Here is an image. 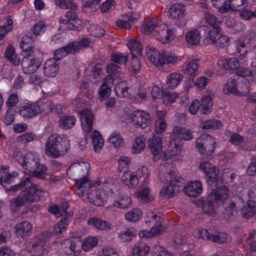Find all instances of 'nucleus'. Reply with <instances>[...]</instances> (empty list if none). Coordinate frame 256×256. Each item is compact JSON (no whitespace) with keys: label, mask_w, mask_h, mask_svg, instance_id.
I'll list each match as a JSON object with an SVG mask.
<instances>
[{"label":"nucleus","mask_w":256,"mask_h":256,"mask_svg":"<svg viewBox=\"0 0 256 256\" xmlns=\"http://www.w3.org/2000/svg\"><path fill=\"white\" fill-rule=\"evenodd\" d=\"M19 190L20 191L18 196L10 200V208L14 212L20 210L26 202H32L38 200L43 193V190L34 184L28 177L20 184L12 186L10 189L6 190V192L10 194L11 192Z\"/></svg>","instance_id":"nucleus-1"},{"label":"nucleus","mask_w":256,"mask_h":256,"mask_svg":"<svg viewBox=\"0 0 256 256\" xmlns=\"http://www.w3.org/2000/svg\"><path fill=\"white\" fill-rule=\"evenodd\" d=\"M144 34H149L154 31L156 38L162 44L170 43L175 38L174 28H168L156 18H146L140 27Z\"/></svg>","instance_id":"nucleus-2"},{"label":"nucleus","mask_w":256,"mask_h":256,"mask_svg":"<svg viewBox=\"0 0 256 256\" xmlns=\"http://www.w3.org/2000/svg\"><path fill=\"white\" fill-rule=\"evenodd\" d=\"M228 192L226 186H220L208 194L206 202L202 198L197 200L196 204L202 208L204 213L214 216L216 213V208L222 205L228 198Z\"/></svg>","instance_id":"nucleus-3"},{"label":"nucleus","mask_w":256,"mask_h":256,"mask_svg":"<svg viewBox=\"0 0 256 256\" xmlns=\"http://www.w3.org/2000/svg\"><path fill=\"white\" fill-rule=\"evenodd\" d=\"M80 117L81 128L84 134L86 137L90 135L94 151L100 152L104 146V140L99 132L96 130L92 131L94 121L93 112L90 110L84 109L80 112Z\"/></svg>","instance_id":"nucleus-4"},{"label":"nucleus","mask_w":256,"mask_h":256,"mask_svg":"<svg viewBox=\"0 0 256 256\" xmlns=\"http://www.w3.org/2000/svg\"><path fill=\"white\" fill-rule=\"evenodd\" d=\"M70 148V140L64 134H54L47 139L45 154L51 158H58L65 155Z\"/></svg>","instance_id":"nucleus-5"},{"label":"nucleus","mask_w":256,"mask_h":256,"mask_svg":"<svg viewBox=\"0 0 256 256\" xmlns=\"http://www.w3.org/2000/svg\"><path fill=\"white\" fill-rule=\"evenodd\" d=\"M165 180L169 184L162 187L160 194L162 198H170L179 192L182 186V179L175 171L170 170L166 174Z\"/></svg>","instance_id":"nucleus-6"},{"label":"nucleus","mask_w":256,"mask_h":256,"mask_svg":"<svg viewBox=\"0 0 256 256\" xmlns=\"http://www.w3.org/2000/svg\"><path fill=\"white\" fill-rule=\"evenodd\" d=\"M14 158L28 172H35L34 174L40 176V172L36 169V166L38 164L40 156L36 152H28L23 154L20 152L16 151L13 154Z\"/></svg>","instance_id":"nucleus-7"},{"label":"nucleus","mask_w":256,"mask_h":256,"mask_svg":"<svg viewBox=\"0 0 256 256\" xmlns=\"http://www.w3.org/2000/svg\"><path fill=\"white\" fill-rule=\"evenodd\" d=\"M213 6L220 13L228 12H237L242 10L248 6V0H212Z\"/></svg>","instance_id":"nucleus-8"},{"label":"nucleus","mask_w":256,"mask_h":256,"mask_svg":"<svg viewBox=\"0 0 256 256\" xmlns=\"http://www.w3.org/2000/svg\"><path fill=\"white\" fill-rule=\"evenodd\" d=\"M152 120V117L148 112L138 110L133 111L124 121L128 120L136 128L144 129L150 125Z\"/></svg>","instance_id":"nucleus-9"},{"label":"nucleus","mask_w":256,"mask_h":256,"mask_svg":"<svg viewBox=\"0 0 256 256\" xmlns=\"http://www.w3.org/2000/svg\"><path fill=\"white\" fill-rule=\"evenodd\" d=\"M215 148V140L210 135L204 134L196 139V148L202 155L206 156L212 155Z\"/></svg>","instance_id":"nucleus-10"},{"label":"nucleus","mask_w":256,"mask_h":256,"mask_svg":"<svg viewBox=\"0 0 256 256\" xmlns=\"http://www.w3.org/2000/svg\"><path fill=\"white\" fill-rule=\"evenodd\" d=\"M65 16L66 18L62 17L58 18L60 30H79L83 27L82 22L79 18L76 13L68 11L66 13Z\"/></svg>","instance_id":"nucleus-11"},{"label":"nucleus","mask_w":256,"mask_h":256,"mask_svg":"<svg viewBox=\"0 0 256 256\" xmlns=\"http://www.w3.org/2000/svg\"><path fill=\"white\" fill-rule=\"evenodd\" d=\"M169 16L174 20V24L178 28H183L188 21L186 6L180 3L172 5L169 10Z\"/></svg>","instance_id":"nucleus-12"},{"label":"nucleus","mask_w":256,"mask_h":256,"mask_svg":"<svg viewBox=\"0 0 256 256\" xmlns=\"http://www.w3.org/2000/svg\"><path fill=\"white\" fill-rule=\"evenodd\" d=\"M101 184L100 180L92 182L88 178L80 179L75 181V192L80 196H82L84 200H86V196L90 195L91 190Z\"/></svg>","instance_id":"nucleus-13"},{"label":"nucleus","mask_w":256,"mask_h":256,"mask_svg":"<svg viewBox=\"0 0 256 256\" xmlns=\"http://www.w3.org/2000/svg\"><path fill=\"white\" fill-rule=\"evenodd\" d=\"M90 168L88 163L80 162L72 164L67 170L68 175L74 181L88 178Z\"/></svg>","instance_id":"nucleus-14"},{"label":"nucleus","mask_w":256,"mask_h":256,"mask_svg":"<svg viewBox=\"0 0 256 256\" xmlns=\"http://www.w3.org/2000/svg\"><path fill=\"white\" fill-rule=\"evenodd\" d=\"M170 140L168 145V148L162 152V160H168L179 156L182 150L183 142L170 136Z\"/></svg>","instance_id":"nucleus-15"},{"label":"nucleus","mask_w":256,"mask_h":256,"mask_svg":"<svg viewBox=\"0 0 256 256\" xmlns=\"http://www.w3.org/2000/svg\"><path fill=\"white\" fill-rule=\"evenodd\" d=\"M51 233L46 232L36 238L35 242L32 244L30 248H27V250L34 256H43L48 252V246L45 240H42L44 237H49Z\"/></svg>","instance_id":"nucleus-16"},{"label":"nucleus","mask_w":256,"mask_h":256,"mask_svg":"<svg viewBox=\"0 0 256 256\" xmlns=\"http://www.w3.org/2000/svg\"><path fill=\"white\" fill-rule=\"evenodd\" d=\"M148 145L151 154L153 156L154 160H162V155L163 152L162 137L152 134L148 140Z\"/></svg>","instance_id":"nucleus-17"},{"label":"nucleus","mask_w":256,"mask_h":256,"mask_svg":"<svg viewBox=\"0 0 256 256\" xmlns=\"http://www.w3.org/2000/svg\"><path fill=\"white\" fill-rule=\"evenodd\" d=\"M199 169L202 171L208 178L209 184L215 183L216 186L221 183L222 177L219 174V171L216 167L208 162H204L199 166Z\"/></svg>","instance_id":"nucleus-18"},{"label":"nucleus","mask_w":256,"mask_h":256,"mask_svg":"<svg viewBox=\"0 0 256 256\" xmlns=\"http://www.w3.org/2000/svg\"><path fill=\"white\" fill-rule=\"evenodd\" d=\"M246 62L244 56H239L238 59L234 57L220 58L218 60L216 64L220 69L236 71L240 64H244Z\"/></svg>","instance_id":"nucleus-19"},{"label":"nucleus","mask_w":256,"mask_h":256,"mask_svg":"<svg viewBox=\"0 0 256 256\" xmlns=\"http://www.w3.org/2000/svg\"><path fill=\"white\" fill-rule=\"evenodd\" d=\"M108 199L107 191L102 188L91 190L90 195L86 196V200L91 204L96 206H104Z\"/></svg>","instance_id":"nucleus-20"},{"label":"nucleus","mask_w":256,"mask_h":256,"mask_svg":"<svg viewBox=\"0 0 256 256\" xmlns=\"http://www.w3.org/2000/svg\"><path fill=\"white\" fill-rule=\"evenodd\" d=\"M140 14L137 12H130L120 16L116 21V25L123 29H130L135 20L140 18Z\"/></svg>","instance_id":"nucleus-21"},{"label":"nucleus","mask_w":256,"mask_h":256,"mask_svg":"<svg viewBox=\"0 0 256 256\" xmlns=\"http://www.w3.org/2000/svg\"><path fill=\"white\" fill-rule=\"evenodd\" d=\"M146 54L148 60L154 66L159 67L164 65L163 50L160 52L152 46H148L146 50Z\"/></svg>","instance_id":"nucleus-22"},{"label":"nucleus","mask_w":256,"mask_h":256,"mask_svg":"<svg viewBox=\"0 0 256 256\" xmlns=\"http://www.w3.org/2000/svg\"><path fill=\"white\" fill-rule=\"evenodd\" d=\"M32 228V223L24 220L16 224L14 226L12 232L16 238L24 239L30 234Z\"/></svg>","instance_id":"nucleus-23"},{"label":"nucleus","mask_w":256,"mask_h":256,"mask_svg":"<svg viewBox=\"0 0 256 256\" xmlns=\"http://www.w3.org/2000/svg\"><path fill=\"white\" fill-rule=\"evenodd\" d=\"M183 190L188 196L198 197L202 193V184L198 180L190 181L184 185Z\"/></svg>","instance_id":"nucleus-24"},{"label":"nucleus","mask_w":256,"mask_h":256,"mask_svg":"<svg viewBox=\"0 0 256 256\" xmlns=\"http://www.w3.org/2000/svg\"><path fill=\"white\" fill-rule=\"evenodd\" d=\"M163 220L162 214L160 212L149 210L146 214V223L152 225V227H154L156 229L158 228L160 232L164 230L162 224Z\"/></svg>","instance_id":"nucleus-25"},{"label":"nucleus","mask_w":256,"mask_h":256,"mask_svg":"<svg viewBox=\"0 0 256 256\" xmlns=\"http://www.w3.org/2000/svg\"><path fill=\"white\" fill-rule=\"evenodd\" d=\"M42 60L38 57L22 60V66L23 72L26 74H30L35 72L40 66Z\"/></svg>","instance_id":"nucleus-26"},{"label":"nucleus","mask_w":256,"mask_h":256,"mask_svg":"<svg viewBox=\"0 0 256 256\" xmlns=\"http://www.w3.org/2000/svg\"><path fill=\"white\" fill-rule=\"evenodd\" d=\"M166 112L164 111L157 110L156 118L154 124V131L156 134L164 133L166 130L168 124L165 120Z\"/></svg>","instance_id":"nucleus-27"},{"label":"nucleus","mask_w":256,"mask_h":256,"mask_svg":"<svg viewBox=\"0 0 256 256\" xmlns=\"http://www.w3.org/2000/svg\"><path fill=\"white\" fill-rule=\"evenodd\" d=\"M170 136L176 140H189L193 138L192 132L189 128L180 127H174L170 134Z\"/></svg>","instance_id":"nucleus-28"},{"label":"nucleus","mask_w":256,"mask_h":256,"mask_svg":"<svg viewBox=\"0 0 256 256\" xmlns=\"http://www.w3.org/2000/svg\"><path fill=\"white\" fill-rule=\"evenodd\" d=\"M41 111L40 106L36 103L26 104L20 110V114L25 118H32Z\"/></svg>","instance_id":"nucleus-29"},{"label":"nucleus","mask_w":256,"mask_h":256,"mask_svg":"<svg viewBox=\"0 0 256 256\" xmlns=\"http://www.w3.org/2000/svg\"><path fill=\"white\" fill-rule=\"evenodd\" d=\"M200 66V60L199 59L190 60L186 62L184 70V74L193 80L198 74Z\"/></svg>","instance_id":"nucleus-30"},{"label":"nucleus","mask_w":256,"mask_h":256,"mask_svg":"<svg viewBox=\"0 0 256 256\" xmlns=\"http://www.w3.org/2000/svg\"><path fill=\"white\" fill-rule=\"evenodd\" d=\"M122 181L130 189H134L138 185V178L133 171L127 170L122 176Z\"/></svg>","instance_id":"nucleus-31"},{"label":"nucleus","mask_w":256,"mask_h":256,"mask_svg":"<svg viewBox=\"0 0 256 256\" xmlns=\"http://www.w3.org/2000/svg\"><path fill=\"white\" fill-rule=\"evenodd\" d=\"M59 70V64L55 59L47 60L44 64V73L48 77H54Z\"/></svg>","instance_id":"nucleus-32"},{"label":"nucleus","mask_w":256,"mask_h":256,"mask_svg":"<svg viewBox=\"0 0 256 256\" xmlns=\"http://www.w3.org/2000/svg\"><path fill=\"white\" fill-rule=\"evenodd\" d=\"M236 52L240 54V56H244L246 55L250 47V40L245 36H241L236 41Z\"/></svg>","instance_id":"nucleus-33"},{"label":"nucleus","mask_w":256,"mask_h":256,"mask_svg":"<svg viewBox=\"0 0 256 256\" xmlns=\"http://www.w3.org/2000/svg\"><path fill=\"white\" fill-rule=\"evenodd\" d=\"M113 79L112 78H104L103 83L98 89V98L103 100L108 97L111 93V86L113 85Z\"/></svg>","instance_id":"nucleus-34"},{"label":"nucleus","mask_w":256,"mask_h":256,"mask_svg":"<svg viewBox=\"0 0 256 256\" xmlns=\"http://www.w3.org/2000/svg\"><path fill=\"white\" fill-rule=\"evenodd\" d=\"M146 146V139L143 135H140L135 138L132 146L131 152L134 154H138L142 152Z\"/></svg>","instance_id":"nucleus-35"},{"label":"nucleus","mask_w":256,"mask_h":256,"mask_svg":"<svg viewBox=\"0 0 256 256\" xmlns=\"http://www.w3.org/2000/svg\"><path fill=\"white\" fill-rule=\"evenodd\" d=\"M88 225L92 226L96 229L100 230L108 231L110 230L112 228V225L110 222L96 217L90 218L88 221Z\"/></svg>","instance_id":"nucleus-36"},{"label":"nucleus","mask_w":256,"mask_h":256,"mask_svg":"<svg viewBox=\"0 0 256 256\" xmlns=\"http://www.w3.org/2000/svg\"><path fill=\"white\" fill-rule=\"evenodd\" d=\"M132 200L130 196L124 194L118 195L112 203L114 206L122 209H126L131 206Z\"/></svg>","instance_id":"nucleus-37"},{"label":"nucleus","mask_w":256,"mask_h":256,"mask_svg":"<svg viewBox=\"0 0 256 256\" xmlns=\"http://www.w3.org/2000/svg\"><path fill=\"white\" fill-rule=\"evenodd\" d=\"M242 216L246 218H250L256 213V202L252 200H248L240 210Z\"/></svg>","instance_id":"nucleus-38"},{"label":"nucleus","mask_w":256,"mask_h":256,"mask_svg":"<svg viewBox=\"0 0 256 256\" xmlns=\"http://www.w3.org/2000/svg\"><path fill=\"white\" fill-rule=\"evenodd\" d=\"M143 217V212L138 208H134L124 214V218L129 222H136Z\"/></svg>","instance_id":"nucleus-39"},{"label":"nucleus","mask_w":256,"mask_h":256,"mask_svg":"<svg viewBox=\"0 0 256 256\" xmlns=\"http://www.w3.org/2000/svg\"><path fill=\"white\" fill-rule=\"evenodd\" d=\"M150 247L142 242H136L132 250V256H146L150 252Z\"/></svg>","instance_id":"nucleus-40"},{"label":"nucleus","mask_w":256,"mask_h":256,"mask_svg":"<svg viewBox=\"0 0 256 256\" xmlns=\"http://www.w3.org/2000/svg\"><path fill=\"white\" fill-rule=\"evenodd\" d=\"M199 102V111L201 114H206L211 112L212 102L210 96L207 95L203 96Z\"/></svg>","instance_id":"nucleus-41"},{"label":"nucleus","mask_w":256,"mask_h":256,"mask_svg":"<svg viewBox=\"0 0 256 256\" xmlns=\"http://www.w3.org/2000/svg\"><path fill=\"white\" fill-rule=\"evenodd\" d=\"M133 172L136 176L138 182H140L144 184L148 183L150 179V172L147 166H142Z\"/></svg>","instance_id":"nucleus-42"},{"label":"nucleus","mask_w":256,"mask_h":256,"mask_svg":"<svg viewBox=\"0 0 256 256\" xmlns=\"http://www.w3.org/2000/svg\"><path fill=\"white\" fill-rule=\"evenodd\" d=\"M109 142L116 149H120L124 146V141L120 134L118 132H114L108 137Z\"/></svg>","instance_id":"nucleus-43"},{"label":"nucleus","mask_w":256,"mask_h":256,"mask_svg":"<svg viewBox=\"0 0 256 256\" xmlns=\"http://www.w3.org/2000/svg\"><path fill=\"white\" fill-rule=\"evenodd\" d=\"M205 76H201L197 78L194 81V84L199 90H203L206 88L210 81V76L212 75V72L208 71L205 73Z\"/></svg>","instance_id":"nucleus-44"},{"label":"nucleus","mask_w":256,"mask_h":256,"mask_svg":"<svg viewBox=\"0 0 256 256\" xmlns=\"http://www.w3.org/2000/svg\"><path fill=\"white\" fill-rule=\"evenodd\" d=\"M136 231L133 227H130L121 230L118 234V237L122 242H130L136 236Z\"/></svg>","instance_id":"nucleus-45"},{"label":"nucleus","mask_w":256,"mask_h":256,"mask_svg":"<svg viewBox=\"0 0 256 256\" xmlns=\"http://www.w3.org/2000/svg\"><path fill=\"white\" fill-rule=\"evenodd\" d=\"M72 48L70 42L66 46L57 49L54 52V58L53 59H55L56 60H58L66 56L68 54H74L76 49L74 50Z\"/></svg>","instance_id":"nucleus-46"},{"label":"nucleus","mask_w":256,"mask_h":256,"mask_svg":"<svg viewBox=\"0 0 256 256\" xmlns=\"http://www.w3.org/2000/svg\"><path fill=\"white\" fill-rule=\"evenodd\" d=\"M235 72L237 76L246 78V80L256 83V72H252L248 68L240 66Z\"/></svg>","instance_id":"nucleus-47"},{"label":"nucleus","mask_w":256,"mask_h":256,"mask_svg":"<svg viewBox=\"0 0 256 256\" xmlns=\"http://www.w3.org/2000/svg\"><path fill=\"white\" fill-rule=\"evenodd\" d=\"M200 34L197 30H190L185 35L186 41L191 45H198L200 43Z\"/></svg>","instance_id":"nucleus-48"},{"label":"nucleus","mask_w":256,"mask_h":256,"mask_svg":"<svg viewBox=\"0 0 256 256\" xmlns=\"http://www.w3.org/2000/svg\"><path fill=\"white\" fill-rule=\"evenodd\" d=\"M136 197L145 203L150 202L154 199V196L148 187L144 188L138 190L136 194Z\"/></svg>","instance_id":"nucleus-49"},{"label":"nucleus","mask_w":256,"mask_h":256,"mask_svg":"<svg viewBox=\"0 0 256 256\" xmlns=\"http://www.w3.org/2000/svg\"><path fill=\"white\" fill-rule=\"evenodd\" d=\"M182 78V74L178 72L170 73L166 76V84L169 88H174L180 84Z\"/></svg>","instance_id":"nucleus-50"},{"label":"nucleus","mask_w":256,"mask_h":256,"mask_svg":"<svg viewBox=\"0 0 256 256\" xmlns=\"http://www.w3.org/2000/svg\"><path fill=\"white\" fill-rule=\"evenodd\" d=\"M236 212L237 208L235 204L230 202L225 206L223 212V217L226 220H233L236 217Z\"/></svg>","instance_id":"nucleus-51"},{"label":"nucleus","mask_w":256,"mask_h":256,"mask_svg":"<svg viewBox=\"0 0 256 256\" xmlns=\"http://www.w3.org/2000/svg\"><path fill=\"white\" fill-rule=\"evenodd\" d=\"M5 56L8 60L14 66H18L20 63V58L16 54L15 50L12 45H9L6 48Z\"/></svg>","instance_id":"nucleus-52"},{"label":"nucleus","mask_w":256,"mask_h":256,"mask_svg":"<svg viewBox=\"0 0 256 256\" xmlns=\"http://www.w3.org/2000/svg\"><path fill=\"white\" fill-rule=\"evenodd\" d=\"M16 175V172H13L10 174L7 168H4L3 166H0V184L4 186L8 183H10L14 179L15 176Z\"/></svg>","instance_id":"nucleus-53"},{"label":"nucleus","mask_w":256,"mask_h":256,"mask_svg":"<svg viewBox=\"0 0 256 256\" xmlns=\"http://www.w3.org/2000/svg\"><path fill=\"white\" fill-rule=\"evenodd\" d=\"M87 73H91L90 76L95 80L94 82H98L102 78V68L100 64L96 65L94 64H90L86 69Z\"/></svg>","instance_id":"nucleus-54"},{"label":"nucleus","mask_w":256,"mask_h":256,"mask_svg":"<svg viewBox=\"0 0 256 256\" xmlns=\"http://www.w3.org/2000/svg\"><path fill=\"white\" fill-rule=\"evenodd\" d=\"M76 122V118L72 116H62L59 120L60 126L64 130H69L74 127Z\"/></svg>","instance_id":"nucleus-55"},{"label":"nucleus","mask_w":256,"mask_h":256,"mask_svg":"<svg viewBox=\"0 0 256 256\" xmlns=\"http://www.w3.org/2000/svg\"><path fill=\"white\" fill-rule=\"evenodd\" d=\"M250 90V80H240L236 82V95L244 96L247 94Z\"/></svg>","instance_id":"nucleus-56"},{"label":"nucleus","mask_w":256,"mask_h":256,"mask_svg":"<svg viewBox=\"0 0 256 256\" xmlns=\"http://www.w3.org/2000/svg\"><path fill=\"white\" fill-rule=\"evenodd\" d=\"M220 32L217 28L206 32L203 40L206 44H215Z\"/></svg>","instance_id":"nucleus-57"},{"label":"nucleus","mask_w":256,"mask_h":256,"mask_svg":"<svg viewBox=\"0 0 256 256\" xmlns=\"http://www.w3.org/2000/svg\"><path fill=\"white\" fill-rule=\"evenodd\" d=\"M98 242V238L97 236H88L82 242V248L86 252L89 251L97 245Z\"/></svg>","instance_id":"nucleus-58"},{"label":"nucleus","mask_w":256,"mask_h":256,"mask_svg":"<svg viewBox=\"0 0 256 256\" xmlns=\"http://www.w3.org/2000/svg\"><path fill=\"white\" fill-rule=\"evenodd\" d=\"M128 47L132 52V55L140 56L142 53L141 44L136 40L130 39L127 44Z\"/></svg>","instance_id":"nucleus-59"},{"label":"nucleus","mask_w":256,"mask_h":256,"mask_svg":"<svg viewBox=\"0 0 256 256\" xmlns=\"http://www.w3.org/2000/svg\"><path fill=\"white\" fill-rule=\"evenodd\" d=\"M163 58L166 64H174L181 60V58L170 50H163Z\"/></svg>","instance_id":"nucleus-60"},{"label":"nucleus","mask_w":256,"mask_h":256,"mask_svg":"<svg viewBox=\"0 0 256 256\" xmlns=\"http://www.w3.org/2000/svg\"><path fill=\"white\" fill-rule=\"evenodd\" d=\"M222 122L218 120H208L202 122L200 126L204 129H218L222 126Z\"/></svg>","instance_id":"nucleus-61"},{"label":"nucleus","mask_w":256,"mask_h":256,"mask_svg":"<svg viewBox=\"0 0 256 256\" xmlns=\"http://www.w3.org/2000/svg\"><path fill=\"white\" fill-rule=\"evenodd\" d=\"M56 6L62 9L76 10L77 4L72 0H54Z\"/></svg>","instance_id":"nucleus-62"},{"label":"nucleus","mask_w":256,"mask_h":256,"mask_svg":"<svg viewBox=\"0 0 256 256\" xmlns=\"http://www.w3.org/2000/svg\"><path fill=\"white\" fill-rule=\"evenodd\" d=\"M106 71L108 74V76L105 78H112L114 81V78H117L120 76L121 69L118 66L110 64L107 66Z\"/></svg>","instance_id":"nucleus-63"},{"label":"nucleus","mask_w":256,"mask_h":256,"mask_svg":"<svg viewBox=\"0 0 256 256\" xmlns=\"http://www.w3.org/2000/svg\"><path fill=\"white\" fill-rule=\"evenodd\" d=\"M226 24L228 27L232 28L236 32L242 30L245 28L242 22L236 21L232 18H228L226 21Z\"/></svg>","instance_id":"nucleus-64"}]
</instances>
